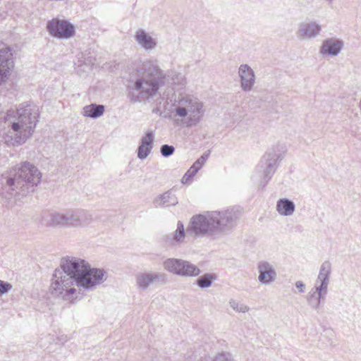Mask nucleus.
<instances>
[{
  "label": "nucleus",
  "mask_w": 361,
  "mask_h": 361,
  "mask_svg": "<svg viewBox=\"0 0 361 361\" xmlns=\"http://www.w3.org/2000/svg\"><path fill=\"white\" fill-rule=\"evenodd\" d=\"M41 179L42 173L39 169L30 162L24 161L11 169L7 174H3L1 180L2 187L11 190V194H23L27 185L37 186Z\"/></svg>",
  "instance_id": "5"
},
{
  "label": "nucleus",
  "mask_w": 361,
  "mask_h": 361,
  "mask_svg": "<svg viewBox=\"0 0 361 361\" xmlns=\"http://www.w3.org/2000/svg\"><path fill=\"white\" fill-rule=\"evenodd\" d=\"M204 158H199L191 166L195 171H198L204 164Z\"/></svg>",
  "instance_id": "37"
},
{
  "label": "nucleus",
  "mask_w": 361,
  "mask_h": 361,
  "mask_svg": "<svg viewBox=\"0 0 361 361\" xmlns=\"http://www.w3.org/2000/svg\"><path fill=\"white\" fill-rule=\"evenodd\" d=\"M228 304L235 312L246 313L250 310L249 306L235 299H231Z\"/></svg>",
  "instance_id": "28"
},
{
  "label": "nucleus",
  "mask_w": 361,
  "mask_h": 361,
  "mask_svg": "<svg viewBox=\"0 0 361 361\" xmlns=\"http://www.w3.org/2000/svg\"><path fill=\"white\" fill-rule=\"evenodd\" d=\"M241 214V209L235 207L221 212H210V219H212L214 234L231 230L236 225Z\"/></svg>",
  "instance_id": "7"
},
{
  "label": "nucleus",
  "mask_w": 361,
  "mask_h": 361,
  "mask_svg": "<svg viewBox=\"0 0 361 361\" xmlns=\"http://www.w3.org/2000/svg\"><path fill=\"white\" fill-rule=\"evenodd\" d=\"M185 238V231L184 228V225L181 221H178L177 227L174 233H173V236L171 239L173 243L180 244L184 242V239Z\"/></svg>",
  "instance_id": "26"
},
{
  "label": "nucleus",
  "mask_w": 361,
  "mask_h": 361,
  "mask_svg": "<svg viewBox=\"0 0 361 361\" xmlns=\"http://www.w3.org/2000/svg\"><path fill=\"white\" fill-rule=\"evenodd\" d=\"M37 107L21 104L0 114V137L8 147L23 145L35 132L38 122Z\"/></svg>",
  "instance_id": "2"
},
{
  "label": "nucleus",
  "mask_w": 361,
  "mask_h": 361,
  "mask_svg": "<svg viewBox=\"0 0 361 361\" xmlns=\"http://www.w3.org/2000/svg\"><path fill=\"white\" fill-rule=\"evenodd\" d=\"M106 279L107 273L104 269L92 268L83 259L63 257L52 275L50 293L56 298L74 303L80 298V288L92 290Z\"/></svg>",
  "instance_id": "1"
},
{
  "label": "nucleus",
  "mask_w": 361,
  "mask_h": 361,
  "mask_svg": "<svg viewBox=\"0 0 361 361\" xmlns=\"http://www.w3.org/2000/svg\"><path fill=\"white\" fill-rule=\"evenodd\" d=\"M154 139V137L153 133L152 131H147L141 138L140 144L147 146H152Z\"/></svg>",
  "instance_id": "31"
},
{
  "label": "nucleus",
  "mask_w": 361,
  "mask_h": 361,
  "mask_svg": "<svg viewBox=\"0 0 361 361\" xmlns=\"http://www.w3.org/2000/svg\"><path fill=\"white\" fill-rule=\"evenodd\" d=\"M94 62V58L92 56H87L85 57L83 61H78L77 66L78 67H81L82 71L88 72L92 69Z\"/></svg>",
  "instance_id": "29"
},
{
  "label": "nucleus",
  "mask_w": 361,
  "mask_h": 361,
  "mask_svg": "<svg viewBox=\"0 0 361 361\" xmlns=\"http://www.w3.org/2000/svg\"><path fill=\"white\" fill-rule=\"evenodd\" d=\"M332 271L331 263L329 261L324 262L319 268V274L314 282V286L319 290L328 293V286L330 283V276Z\"/></svg>",
  "instance_id": "15"
},
{
  "label": "nucleus",
  "mask_w": 361,
  "mask_h": 361,
  "mask_svg": "<svg viewBox=\"0 0 361 361\" xmlns=\"http://www.w3.org/2000/svg\"><path fill=\"white\" fill-rule=\"evenodd\" d=\"M286 152V146L281 143H276L267 149L256 168L257 176L259 178V188H263L268 183Z\"/></svg>",
  "instance_id": "6"
},
{
  "label": "nucleus",
  "mask_w": 361,
  "mask_h": 361,
  "mask_svg": "<svg viewBox=\"0 0 361 361\" xmlns=\"http://www.w3.org/2000/svg\"><path fill=\"white\" fill-rule=\"evenodd\" d=\"M168 281L167 275L163 272H140L136 275V285L143 290H147L154 283L164 285Z\"/></svg>",
  "instance_id": "12"
},
{
  "label": "nucleus",
  "mask_w": 361,
  "mask_h": 361,
  "mask_svg": "<svg viewBox=\"0 0 361 361\" xmlns=\"http://www.w3.org/2000/svg\"><path fill=\"white\" fill-rule=\"evenodd\" d=\"M57 340L58 343L64 344L65 343L70 340V338L67 335L63 334L59 336L57 338Z\"/></svg>",
  "instance_id": "39"
},
{
  "label": "nucleus",
  "mask_w": 361,
  "mask_h": 361,
  "mask_svg": "<svg viewBox=\"0 0 361 361\" xmlns=\"http://www.w3.org/2000/svg\"><path fill=\"white\" fill-rule=\"evenodd\" d=\"M197 172L195 171L191 167L188 170V171L185 173L181 179V182L183 184L188 183L190 179L193 177Z\"/></svg>",
  "instance_id": "33"
},
{
  "label": "nucleus",
  "mask_w": 361,
  "mask_h": 361,
  "mask_svg": "<svg viewBox=\"0 0 361 361\" xmlns=\"http://www.w3.org/2000/svg\"><path fill=\"white\" fill-rule=\"evenodd\" d=\"M276 210L281 216H290L295 212V205L289 199L281 198L276 202Z\"/></svg>",
  "instance_id": "21"
},
{
  "label": "nucleus",
  "mask_w": 361,
  "mask_h": 361,
  "mask_svg": "<svg viewBox=\"0 0 361 361\" xmlns=\"http://www.w3.org/2000/svg\"><path fill=\"white\" fill-rule=\"evenodd\" d=\"M259 272L258 281L264 285H269L275 281L276 272L274 267L267 261H261L257 264Z\"/></svg>",
  "instance_id": "16"
},
{
  "label": "nucleus",
  "mask_w": 361,
  "mask_h": 361,
  "mask_svg": "<svg viewBox=\"0 0 361 361\" xmlns=\"http://www.w3.org/2000/svg\"><path fill=\"white\" fill-rule=\"evenodd\" d=\"M182 259L169 258L163 262L164 269L176 275L180 276Z\"/></svg>",
  "instance_id": "24"
},
{
  "label": "nucleus",
  "mask_w": 361,
  "mask_h": 361,
  "mask_svg": "<svg viewBox=\"0 0 361 361\" xmlns=\"http://www.w3.org/2000/svg\"><path fill=\"white\" fill-rule=\"evenodd\" d=\"M41 224L46 227L66 228V212H51L41 216Z\"/></svg>",
  "instance_id": "13"
},
{
  "label": "nucleus",
  "mask_w": 361,
  "mask_h": 361,
  "mask_svg": "<svg viewBox=\"0 0 361 361\" xmlns=\"http://www.w3.org/2000/svg\"><path fill=\"white\" fill-rule=\"evenodd\" d=\"M164 78L165 75L157 60L142 61L128 81V98L135 103L153 97L158 92Z\"/></svg>",
  "instance_id": "3"
},
{
  "label": "nucleus",
  "mask_w": 361,
  "mask_h": 361,
  "mask_svg": "<svg viewBox=\"0 0 361 361\" xmlns=\"http://www.w3.org/2000/svg\"><path fill=\"white\" fill-rule=\"evenodd\" d=\"M326 293L323 290H319V288L314 286L308 293L306 296V300L309 305L314 310H318L319 309L322 300H323Z\"/></svg>",
  "instance_id": "20"
},
{
  "label": "nucleus",
  "mask_w": 361,
  "mask_h": 361,
  "mask_svg": "<svg viewBox=\"0 0 361 361\" xmlns=\"http://www.w3.org/2000/svg\"><path fill=\"white\" fill-rule=\"evenodd\" d=\"M201 271L200 268L192 262L182 259L180 276L183 277H195L200 275Z\"/></svg>",
  "instance_id": "22"
},
{
  "label": "nucleus",
  "mask_w": 361,
  "mask_h": 361,
  "mask_svg": "<svg viewBox=\"0 0 361 361\" xmlns=\"http://www.w3.org/2000/svg\"><path fill=\"white\" fill-rule=\"evenodd\" d=\"M104 112V106L101 104H92L85 106L82 109V114L85 116L96 118Z\"/></svg>",
  "instance_id": "23"
},
{
  "label": "nucleus",
  "mask_w": 361,
  "mask_h": 361,
  "mask_svg": "<svg viewBox=\"0 0 361 361\" xmlns=\"http://www.w3.org/2000/svg\"><path fill=\"white\" fill-rule=\"evenodd\" d=\"M203 102L197 96L180 94L172 111L174 123L180 126L191 128L198 126L205 115Z\"/></svg>",
  "instance_id": "4"
},
{
  "label": "nucleus",
  "mask_w": 361,
  "mask_h": 361,
  "mask_svg": "<svg viewBox=\"0 0 361 361\" xmlns=\"http://www.w3.org/2000/svg\"><path fill=\"white\" fill-rule=\"evenodd\" d=\"M212 226L210 212H207L192 216L189 221L187 231L190 235L203 237L214 234Z\"/></svg>",
  "instance_id": "8"
},
{
  "label": "nucleus",
  "mask_w": 361,
  "mask_h": 361,
  "mask_svg": "<svg viewBox=\"0 0 361 361\" xmlns=\"http://www.w3.org/2000/svg\"><path fill=\"white\" fill-rule=\"evenodd\" d=\"M12 288L13 286L11 283L0 280V296L8 293Z\"/></svg>",
  "instance_id": "34"
},
{
  "label": "nucleus",
  "mask_w": 361,
  "mask_h": 361,
  "mask_svg": "<svg viewBox=\"0 0 361 361\" xmlns=\"http://www.w3.org/2000/svg\"><path fill=\"white\" fill-rule=\"evenodd\" d=\"M134 39L137 44L146 51L154 49L157 45V39L143 29L136 30Z\"/></svg>",
  "instance_id": "19"
},
{
  "label": "nucleus",
  "mask_w": 361,
  "mask_h": 361,
  "mask_svg": "<svg viewBox=\"0 0 361 361\" xmlns=\"http://www.w3.org/2000/svg\"><path fill=\"white\" fill-rule=\"evenodd\" d=\"M172 80L174 83L184 84L185 78V76L180 73H176L175 75L172 77Z\"/></svg>",
  "instance_id": "36"
},
{
  "label": "nucleus",
  "mask_w": 361,
  "mask_h": 361,
  "mask_svg": "<svg viewBox=\"0 0 361 361\" xmlns=\"http://www.w3.org/2000/svg\"><path fill=\"white\" fill-rule=\"evenodd\" d=\"M175 148L172 145H164L161 147L160 152L163 157H167L173 154Z\"/></svg>",
  "instance_id": "32"
},
{
  "label": "nucleus",
  "mask_w": 361,
  "mask_h": 361,
  "mask_svg": "<svg viewBox=\"0 0 361 361\" xmlns=\"http://www.w3.org/2000/svg\"><path fill=\"white\" fill-rule=\"evenodd\" d=\"M14 68L11 49L0 40V86L6 84Z\"/></svg>",
  "instance_id": "10"
},
{
  "label": "nucleus",
  "mask_w": 361,
  "mask_h": 361,
  "mask_svg": "<svg viewBox=\"0 0 361 361\" xmlns=\"http://www.w3.org/2000/svg\"><path fill=\"white\" fill-rule=\"evenodd\" d=\"M321 25L316 21L301 23L296 32L297 37L301 40H310L319 35Z\"/></svg>",
  "instance_id": "14"
},
{
  "label": "nucleus",
  "mask_w": 361,
  "mask_h": 361,
  "mask_svg": "<svg viewBox=\"0 0 361 361\" xmlns=\"http://www.w3.org/2000/svg\"><path fill=\"white\" fill-rule=\"evenodd\" d=\"M209 157V153H207V154H204L203 155H202L200 158H204V161L205 162L206 160Z\"/></svg>",
  "instance_id": "40"
},
{
  "label": "nucleus",
  "mask_w": 361,
  "mask_h": 361,
  "mask_svg": "<svg viewBox=\"0 0 361 361\" xmlns=\"http://www.w3.org/2000/svg\"><path fill=\"white\" fill-rule=\"evenodd\" d=\"M152 146H147L140 144L137 149V157L140 159H146L150 154Z\"/></svg>",
  "instance_id": "30"
},
{
  "label": "nucleus",
  "mask_w": 361,
  "mask_h": 361,
  "mask_svg": "<svg viewBox=\"0 0 361 361\" xmlns=\"http://www.w3.org/2000/svg\"><path fill=\"white\" fill-rule=\"evenodd\" d=\"M66 228H82L93 223L92 214L82 209L66 210Z\"/></svg>",
  "instance_id": "9"
},
{
  "label": "nucleus",
  "mask_w": 361,
  "mask_h": 361,
  "mask_svg": "<svg viewBox=\"0 0 361 361\" xmlns=\"http://www.w3.org/2000/svg\"><path fill=\"white\" fill-rule=\"evenodd\" d=\"M238 75L240 78V87L245 92H250L255 83L254 71L247 64H242L238 68Z\"/></svg>",
  "instance_id": "17"
},
{
  "label": "nucleus",
  "mask_w": 361,
  "mask_h": 361,
  "mask_svg": "<svg viewBox=\"0 0 361 361\" xmlns=\"http://www.w3.org/2000/svg\"><path fill=\"white\" fill-rule=\"evenodd\" d=\"M216 279L215 274H205L197 279L196 284L201 288H207L211 287Z\"/></svg>",
  "instance_id": "27"
},
{
  "label": "nucleus",
  "mask_w": 361,
  "mask_h": 361,
  "mask_svg": "<svg viewBox=\"0 0 361 361\" xmlns=\"http://www.w3.org/2000/svg\"><path fill=\"white\" fill-rule=\"evenodd\" d=\"M343 47V42L338 38L331 37L324 40L320 48V53L323 56H336Z\"/></svg>",
  "instance_id": "18"
},
{
  "label": "nucleus",
  "mask_w": 361,
  "mask_h": 361,
  "mask_svg": "<svg viewBox=\"0 0 361 361\" xmlns=\"http://www.w3.org/2000/svg\"><path fill=\"white\" fill-rule=\"evenodd\" d=\"M298 293H303L305 291V285L302 281H297L295 283Z\"/></svg>",
  "instance_id": "38"
},
{
  "label": "nucleus",
  "mask_w": 361,
  "mask_h": 361,
  "mask_svg": "<svg viewBox=\"0 0 361 361\" xmlns=\"http://www.w3.org/2000/svg\"><path fill=\"white\" fill-rule=\"evenodd\" d=\"M178 202L177 197L170 192H164L155 200V203L159 206H174Z\"/></svg>",
  "instance_id": "25"
},
{
  "label": "nucleus",
  "mask_w": 361,
  "mask_h": 361,
  "mask_svg": "<svg viewBox=\"0 0 361 361\" xmlns=\"http://www.w3.org/2000/svg\"><path fill=\"white\" fill-rule=\"evenodd\" d=\"M231 355L228 353H221L216 355L214 359V361H231Z\"/></svg>",
  "instance_id": "35"
},
{
  "label": "nucleus",
  "mask_w": 361,
  "mask_h": 361,
  "mask_svg": "<svg viewBox=\"0 0 361 361\" xmlns=\"http://www.w3.org/2000/svg\"><path fill=\"white\" fill-rule=\"evenodd\" d=\"M49 33L59 39H68L75 34L74 26L66 20L54 18L47 23Z\"/></svg>",
  "instance_id": "11"
}]
</instances>
